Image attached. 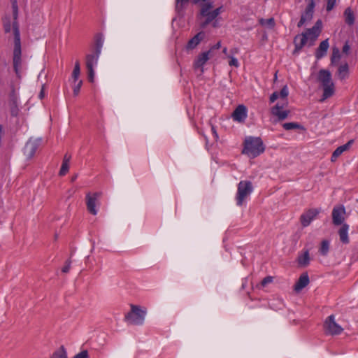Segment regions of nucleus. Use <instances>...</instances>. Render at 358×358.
Instances as JSON below:
<instances>
[{
    "mask_svg": "<svg viewBox=\"0 0 358 358\" xmlns=\"http://www.w3.org/2000/svg\"><path fill=\"white\" fill-rule=\"evenodd\" d=\"M13 19L8 15H5L2 17V24L5 33H9L11 30H13Z\"/></svg>",
    "mask_w": 358,
    "mask_h": 358,
    "instance_id": "5701e85b",
    "label": "nucleus"
},
{
    "mask_svg": "<svg viewBox=\"0 0 358 358\" xmlns=\"http://www.w3.org/2000/svg\"><path fill=\"white\" fill-rule=\"evenodd\" d=\"M306 22V18L305 16H301L299 22H298V27H300L304 24V23Z\"/></svg>",
    "mask_w": 358,
    "mask_h": 358,
    "instance_id": "8fccbe9b",
    "label": "nucleus"
},
{
    "mask_svg": "<svg viewBox=\"0 0 358 358\" xmlns=\"http://www.w3.org/2000/svg\"><path fill=\"white\" fill-rule=\"evenodd\" d=\"M71 260H67L66 262H65V265L62 267V271L64 273H68L69 271H70V268H71Z\"/></svg>",
    "mask_w": 358,
    "mask_h": 358,
    "instance_id": "4c0bfd02",
    "label": "nucleus"
},
{
    "mask_svg": "<svg viewBox=\"0 0 358 358\" xmlns=\"http://www.w3.org/2000/svg\"><path fill=\"white\" fill-rule=\"evenodd\" d=\"M80 73V62L77 61L75 64V66L72 73V78L74 81L78 80Z\"/></svg>",
    "mask_w": 358,
    "mask_h": 358,
    "instance_id": "473e14b6",
    "label": "nucleus"
},
{
    "mask_svg": "<svg viewBox=\"0 0 358 358\" xmlns=\"http://www.w3.org/2000/svg\"><path fill=\"white\" fill-rule=\"evenodd\" d=\"M283 105L280 106L278 103L275 106L271 108V113L276 116L278 120H283L286 119L288 116L289 111L288 110H282Z\"/></svg>",
    "mask_w": 358,
    "mask_h": 358,
    "instance_id": "f3484780",
    "label": "nucleus"
},
{
    "mask_svg": "<svg viewBox=\"0 0 358 358\" xmlns=\"http://www.w3.org/2000/svg\"><path fill=\"white\" fill-rule=\"evenodd\" d=\"M103 44V38L101 36H97L95 40V47L93 51L98 52V54H101Z\"/></svg>",
    "mask_w": 358,
    "mask_h": 358,
    "instance_id": "c756f323",
    "label": "nucleus"
},
{
    "mask_svg": "<svg viewBox=\"0 0 358 358\" xmlns=\"http://www.w3.org/2000/svg\"><path fill=\"white\" fill-rule=\"evenodd\" d=\"M223 10V7L222 6H220L219 8L213 10L215 14L218 16Z\"/></svg>",
    "mask_w": 358,
    "mask_h": 358,
    "instance_id": "3c124183",
    "label": "nucleus"
},
{
    "mask_svg": "<svg viewBox=\"0 0 358 358\" xmlns=\"http://www.w3.org/2000/svg\"><path fill=\"white\" fill-rule=\"evenodd\" d=\"M309 277L307 273H303L294 285V289L296 292H299L309 283Z\"/></svg>",
    "mask_w": 358,
    "mask_h": 358,
    "instance_id": "dca6fc26",
    "label": "nucleus"
},
{
    "mask_svg": "<svg viewBox=\"0 0 358 358\" xmlns=\"http://www.w3.org/2000/svg\"><path fill=\"white\" fill-rule=\"evenodd\" d=\"M259 24L262 26L267 27L271 29H273L275 25V20L273 17L268 19L262 18L259 20Z\"/></svg>",
    "mask_w": 358,
    "mask_h": 358,
    "instance_id": "c85d7f7f",
    "label": "nucleus"
},
{
    "mask_svg": "<svg viewBox=\"0 0 358 358\" xmlns=\"http://www.w3.org/2000/svg\"><path fill=\"white\" fill-rule=\"evenodd\" d=\"M253 187L250 181L241 180L238 184L237 193L236 196V204L238 206L243 205L245 200L250 195L252 192Z\"/></svg>",
    "mask_w": 358,
    "mask_h": 358,
    "instance_id": "423d86ee",
    "label": "nucleus"
},
{
    "mask_svg": "<svg viewBox=\"0 0 358 358\" xmlns=\"http://www.w3.org/2000/svg\"><path fill=\"white\" fill-rule=\"evenodd\" d=\"M317 80L323 89V94L320 101L323 102L332 96L335 92L334 83L332 81L331 73L326 69H321L318 72Z\"/></svg>",
    "mask_w": 358,
    "mask_h": 358,
    "instance_id": "7ed1b4c3",
    "label": "nucleus"
},
{
    "mask_svg": "<svg viewBox=\"0 0 358 358\" xmlns=\"http://www.w3.org/2000/svg\"><path fill=\"white\" fill-rule=\"evenodd\" d=\"M350 49V46L348 44V42L347 41V42H345V45H343L342 51L344 54L348 55Z\"/></svg>",
    "mask_w": 358,
    "mask_h": 358,
    "instance_id": "49530a36",
    "label": "nucleus"
},
{
    "mask_svg": "<svg viewBox=\"0 0 358 358\" xmlns=\"http://www.w3.org/2000/svg\"><path fill=\"white\" fill-rule=\"evenodd\" d=\"M279 98V94L278 92H273L271 96H270V102L271 103H273L275 100H277V99Z\"/></svg>",
    "mask_w": 358,
    "mask_h": 358,
    "instance_id": "a18cd8bd",
    "label": "nucleus"
},
{
    "mask_svg": "<svg viewBox=\"0 0 358 358\" xmlns=\"http://www.w3.org/2000/svg\"><path fill=\"white\" fill-rule=\"evenodd\" d=\"M265 147L261 138L248 136L244 141V148L242 152L250 158H255L263 153Z\"/></svg>",
    "mask_w": 358,
    "mask_h": 358,
    "instance_id": "20e7f679",
    "label": "nucleus"
},
{
    "mask_svg": "<svg viewBox=\"0 0 358 358\" xmlns=\"http://www.w3.org/2000/svg\"><path fill=\"white\" fill-rule=\"evenodd\" d=\"M71 159V155L66 154L64 157L63 162L64 163L69 164Z\"/></svg>",
    "mask_w": 358,
    "mask_h": 358,
    "instance_id": "603ef678",
    "label": "nucleus"
},
{
    "mask_svg": "<svg viewBox=\"0 0 358 358\" xmlns=\"http://www.w3.org/2000/svg\"><path fill=\"white\" fill-rule=\"evenodd\" d=\"M329 250V241L327 240H324L321 243V246L320 248V252L321 255L325 256L328 253Z\"/></svg>",
    "mask_w": 358,
    "mask_h": 358,
    "instance_id": "7c9ffc66",
    "label": "nucleus"
},
{
    "mask_svg": "<svg viewBox=\"0 0 358 358\" xmlns=\"http://www.w3.org/2000/svg\"><path fill=\"white\" fill-rule=\"evenodd\" d=\"M14 34V47L13 51V69L17 78H22L24 63L22 59V47L20 40V29L15 27V31H13Z\"/></svg>",
    "mask_w": 358,
    "mask_h": 358,
    "instance_id": "f03ea898",
    "label": "nucleus"
},
{
    "mask_svg": "<svg viewBox=\"0 0 358 358\" xmlns=\"http://www.w3.org/2000/svg\"><path fill=\"white\" fill-rule=\"evenodd\" d=\"M212 131H213V134H215V137L217 138V133H216V131L215 130V128L213 127H212Z\"/></svg>",
    "mask_w": 358,
    "mask_h": 358,
    "instance_id": "6e6d98bb",
    "label": "nucleus"
},
{
    "mask_svg": "<svg viewBox=\"0 0 358 358\" xmlns=\"http://www.w3.org/2000/svg\"><path fill=\"white\" fill-rule=\"evenodd\" d=\"M229 64L230 66H234L235 67H238L239 66V63L235 57H231L230 61L229 62Z\"/></svg>",
    "mask_w": 358,
    "mask_h": 358,
    "instance_id": "c03bdc74",
    "label": "nucleus"
},
{
    "mask_svg": "<svg viewBox=\"0 0 358 358\" xmlns=\"http://www.w3.org/2000/svg\"><path fill=\"white\" fill-rule=\"evenodd\" d=\"M87 69L88 71V80L90 82H93L94 78V68H87Z\"/></svg>",
    "mask_w": 358,
    "mask_h": 358,
    "instance_id": "58836bf2",
    "label": "nucleus"
},
{
    "mask_svg": "<svg viewBox=\"0 0 358 358\" xmlns=\"http://www.w3.org/2000/svg\"><path fill=\"white\" fill-rule=\"evenodd\" d=\"M11 4H12V10H13V31H15V27L17 29L19 28V23L17 21L18 18V6H17V0H10Z\"/></svg>",
    "mask_w": 358,
    "mask_h": 358,
    "instance_id": "4be33fe9",
    "label": "nucleus"
},
{
    "mask_svg": "<svg viewBox=\"0 0 358 358\" xmlns=\"http://www.w3.org/2000/svg\"><path fill=\"white\" fill-rule=\"evenodd\" d=\"M345 21L348 25H352L355 22V16L350 8L345 9L344 12Z\"/></svg>",
    "mask_w": 358,
    "mask_h": 358,
    "instance_id": "bb28decb",
    "label": "nucleus"
},
{
    "mask_svg": "<svg viewBox=\"0 0 358 358\" xmlns=\"http://www.w3.org/2000/svg\"><path fill=\"white\" fill-rule=\"evenodd\" d=\"M220 47H221V42L218 41L216 44L213 45L208 51H210V54L212 55V52L214 50H218Z\"/></svg>",
    "mask_w": 358,
    "mask_h": 358,
    "instance_id": "de8ad7c7",
    "label": "nucleus"
},
{
    "mask_svg": "<svg viewBox=\"0 0 358 358\" xmlns=\"http://www.w3.org/2000/svg\"><path fill=\"white\" fill-rule=\"evenodd\" d=\"M323 326L325 334L331 336L339 335L343 331V328L336 322L334 315L326 318Z\"/></svg>",
    "mask_w": 358,
    "mask_h": 358,
    "instance_id": "0eeeda50",
    "label": "nucleus"
},
{
    "mask_svg": "<svg viewBox=\"0 0 358 358\" xmlns=\"http://www.w3.org/2000/svg\"><path fill=\"white\" fill-rule=\"evenodd\" d=\"M353 143V140L349 141L345 145L338 147L332 153L331 160V162H335L337 158L342 155V153L346 150H348L351 145Z\"/></svg>",
    "mask_w": 358,
    "mask_h": 358,
    "instance_id": "6ab92c4d",
    "label": "nucleus"
},
{
    "mask_svg": "<svg viewBox=\"0 0 358 358\" xmlns=\"http://www.w3.org/2000/svg\"><path fill=\"white\" fill-rule=\"evenodd\" d=\"M227 48H224L223 49V52H224V54H226V53H227Z\"/></svg>",
    "mask_w": 358,
    "mask_h": 358,
    "instance_id": "4d7b16f0",
    "label": "nucleus"
},
{
    "mask_svg": "<svg viewBox=\"0 0 358 358\" xmlns=\"http://www.w3.org/2000/svg\"><path fill=\"white\" fill-rule=\"evenodd\" d=\"M44 96H45V94H44V90H43V87H42V89H41V92H40V93H39L38 96H39V98H40L41 99H42L44 97Z\"/></svg>",
    "mask_w": 358,
    "mask_h": 358,
    "instance_id": "864d4df0",
    "label": "nucleus"
},
{
    "mask_svg": "<svg viewBox=\"0 0 358 358\" xmlns=\"http://www.w3.org/2000/svg\"><path fill=\"white\" fill-rule=\"evenodd\" d=\"M282 127L285 130H291V129L299 128V125L295 122H287V123H284Z\"/></svg>",
    "mask_w": 358,
    "mask_h": 358,
    "instance_id": "72a5a7b5",
    "label": "nucleus"
},
{
    "mask_svg": "<svg viewBox=\"0 0 358 358\" xmlns=\"http://www.w3.org/2000/svg\"><path fill=\"white\" fill-rule=\"evenodd\" d=\"M213 8V3L208 2L202 5L200 13L206 17L205 21L202 24V27H205L211 22H213L217 16L215 14L213 10H210Z\"/></svg>",
    "mask_w": 358,
    "mask_h": 358,
    "instance_id": "1a4fd4ad",
    "label": "nucleus"
},
{
    "mask_svg": "<svg viewBox=\"0 0 358 358\" xmlns=\"http://www.w3.org/2000/svg\"><path fill=\"white\" fill-rule=\"evenodd\" d=\"M279 97L282 99H285L289 94V90L287 85H285L278 93Z\"/></svg>",
    "mask_w": 358,
    "mask_h": 358,
    "instance_id": "f704fd0d",
    "label": "nucleus"
},
{
    "mask_svg": "<svg viewBox=\"0 0 358 358\" xmlns=\"http://www.w3.org/2000/svg\"><path fill=\"white\" fill-rule=\"evenodd\" d=\"M73 358H88V353L87 350H83L77 354Z\"/></svg>",
    "mask_w": 358,
    "mask_h": 358,
    "instance_id": "79ce46f5",
    "label": "nucleus"
},
{
    "mask_svg": "<svg viewBox=\"0 0 358 358\" xmlns=\"http://www.w3.org/2000/svg\"><path fill=\"white\" fill-rule=\"evenodd\" d=\"M213 55L210 54V51H206L203 52L201 54H199L194 61V66L196 69L201 68V71L203 72V65L208 62V60Z\"/></svg>",
    "mask_w": 358,
    "mask_h": 358,
    "instance_id": "ddd939ff",
    "label": "nucleus"
},
{
    "mask_svg": "<svg viewBox=\"0 0 358 358\" xmlns=\"http://www.w3.org/2000/svg\"><path fill=\"white\" fill-rule=\"evenodd\" d=\"M314 7H315L314 0H310V2L308 3V5L306 7V9L313 12Z\"/></svg>",
    "mask_w": 358,
    "mask_h": 358,
    "instance_id": "09e8293b",
    "label": "nucleus"
},
{
    "mask_svg": "<svg viewBox=\"0 0 358 358\" xmlns=\"http://www.w3.org/2000/svg\"><path fill=\"white\" fill-rule=\"evenodd\" d=\"M83 84V81L80 80L78 84L74 85L73 87V94L74 96H77L79 94L80 90Z\"/></svg>",
    "mask_w": 358,
    "mask_h": 358,
    "instance_id": "e433bc0d",
    "label": "nucleus"
},
{
    "mask_svg": "<svg viewBox=\"0 0 358 358\" xmlns=\"http://www.w3.org/2000/svg\"><path fill=\"white\" fill-rule=\"evenodd\" d=\"M321 28L322 21L318 20L312 28L308 29L306 32L296 36L294 39L295 46L294 54L299 53L308 41H310L309 45H313L321 32Z\"/></svg>",
    "mask_w": 358,
    "mask_h": 358,
    "instance_id": "f257e3e1",
    "label": "nucleus"
},
{
    "mask_svg": "<svg viewBox=\"0 0 358 358\" xmlns=\"http://www.w3.org/2000/svg\"><path fill=\"white\" fill-rule=\"evenodd\" d=\"M320 213V209L317 208H311L304 212L300 218L302 226L303 227H308Z\"/></svg>",
    "mask_w": 358,
    "mask_h": 358,
    "instance_id": "9b49d317",
    "label": "nucleus"
},
{
    "mask_svg": "<svg viewBox=\"0 0 358 358\" xmlns=\"http://www.w3.org/2000/svg\"><path fill=\"white\" fill-rule=\"evenodd\" d=\"M345 210L343 208H334L332 211L333 223L335 225L343 224L344 220L343 214Z\"/></svg>",
    "mask_w": 358,
    "mask_h": 358,
    "instance_id": "4468645a",
    "label": "nucleus"
},
{
    "mask_svg": "<svg viewBox=\"0 0 358 358\" xmlns=\"http://www.w3.org/2000/svg\"><path fill=\"white\" fill-rule=\"evenodd\" d=\"M248 116V110L244 105H239L232 113V118L238 122H244Z\"/></svg>",
    "mask_w": 358,
    "mask_h": 358,
    "instance_id": "f8f14e48",
    "label": "nucleus"
},
{
    "mask_svg": "<svg viewBox=\"0 0 358 358\" xmlns=\"http://www.w3.org/2000/svg\"><path fill=\"white\" fill-rule=\"evenodd\" d=\"M205 33L203 31H200L197 34H196L193 38H192L187 43L186 45V48L187 50H193L194 49L200 42L204 38Z\"/></svg>",
    "mask_w": 358,
    "mask_h": 358,
    "instance_id": "2eb2a0df",
    "label": "nucleus"
},
{
    "mask_svg": "<svg viewBox=\"0 0 358 358\" xmlns=\"http://www.w3.org/2000/svg\"><path fill=\"white\" fill-rule=\"evenodd\" d=\"M349 225L346 223L342 224L341 227L338 230V235L340 241L344 243L348 244L350 242L348 237Z\"/></svg>",
    "mask_w": 358,
    "mask_h": 358,
    "instance_id": "412c9836",
    "label": "nucleus"
},
{
    "mask_svg": "<svg viewBox=\"0 0 358 358\" xmlns=\"http://www.w3.org/2000/svg\"><path fill=\"white\" fill-rule=\"evenodd\" d=\"M50 358H67V354L64 347L61 346L52 354Z\"/></svg>",
    "mask_w": 358,
    "mask_h": 358,
    "instance_id": "cd10ccee",
    "label": "nucleus"
},
{
    "mask_svg": "<svg viewBox=\"0 0 358 358\" xmlns=\"http://www.w3.org/2000/svg\"><path fill=\"white\" fill-rule=\"evenodd\" d=\"M336 4V0H327V10H331Z\"/></svg>",
    "mask_w": 358,
    "mask_h": 358,
    "instance_id": "ea45409f",
    "label": "nucleus"
},
{
    "mask_svg": "<svg viewBox=\"0 0 358 358\" xmlns=\"http://www.w3.org/2000/svg\"><path fill=\"white\" fill-rule=\"evenodd\" d=\"M41 139L29 140L26 143L24 148V154L28 159H31L36 154L37 150L41 146Z\"/></svg>",
    "mask_w": 358,
    "mask_h": 358,
    "instance_id": "9d476101",
    "label": "nucleus"
},
{
    "mask_svg": "<svg viewBox=\"0 0 358 358\" xmlns=\"http://www.w3.org/2000/svg\"><path fill=\"white\" fill-rule=\"evenodd\" d=\"M146 309L136 305H131V310L125 315V320L134 325H143L146 315Z\"/></svg>",
    "mask_w": 358,
    "mask_h": 358,
    "instance_id": "39448f33",
    "label": "nucleus"
},
{
    "mask_svg": "<svg viewBox=\"0 0 358 358\" xmlns=\"http://www.w3.org/2000/svg\"><path fill=\"white\" fill-rule=\"evenodd\" d=\"M329 46V44L328 39L322 41L315 51V57L317 59H320L324 57L327 54Z\"/></svg>",
    "mask_w": 358,
    "mask_h": 358,
    "instance_id": "a211bd4d",
    "label": "nucleus"
},
{
    "mask_svg": "<svg viewBox=\"0 0 358 358\" xmlns=\"http://www.w3.org/2000/svg\"><path fill=\"white\" fill-rule=\"evenodd\" d=\"M357 201H358V200H357Z\"/></svg>",
    "mask_w": 358,
    "mask_h": 358,
    "instance_id": "13d9d810",
    "label": "nucleus"
},
{
    "mask_svg": "<svg viewBox=\"0 0 358 358\" xmlns=\"http://www.w3.org/2000/svg\"><path fill=\"white\" fill-rule=\"evenodd\" d=\"M337 74L338 78L341 80H344L348 77L349 74V66L347 63L341 64L339 66L337 71Z\"/></svg>",
    "mask_w": 358,
    "mask_h": 358,
    "instance_id": "393cba45",
    "label": "nucleus"
},
{
    "mask_svg": "<svg viewBox=\"0 0 358 358\" xmlns=\"http://www.w3.org/2000/svg\"><path fill=\"white\" fill-rule=\"evenodd\" d=\"M313 11L306 9L305 13L303 14L301 16H305L307 21L311 20V18L313 17Z\"/></svg>",
    "mask_w": 358,
    "mask_h": 358,
    "instance_id": "37998d69",
    "label": "nucleus"
},
{
    "mask_svg": "<svg viewBox=\"0 0 358 358\" xmlns=\"http://www.w3.org/2000/svg\"><path fill=\"white\" fill-rule=\"evenodd\" d=\"M310 256L308 250L304 252L303 254L301 255L298 257V264L299 266L305 267L309 264Z\"/></svg>",
    "mask_w": 358,
    "mask_h": 358,
    "instance_id": "a878e982",
    "label": "nucleus"
},
{
    "mask_svg": "<svg viewBox=\"0 0 358 358\" xmlns=\"http://www.w3.org/2000/svg\"><path fill=\"white\" fill-rule=\"evenodd\" d=\"M77 177H78V175H77V174L74 175V176L72 177V178H71V181H73H73H75V180L77 179Z\"/></svg>",
    "mask_w": 358,
    "mask_h": 358,
    "instance_id": "5fc2aeb1",
    "label": "nucleus"
},
{
    "mask_svg": "<svg viewBox=\"0 0 358 358\" xmlns=\"http://www.w3.org/2000/svg\"><path fill=\"white\" fill-rule=\"evenodd\" d=\"M341 58V54L340 50L338 48H334L332 49V55L331 58V64H335L336 62H338V60Z\"/></svg>",
    "mask_w": 358,
    "mask_h": 358,
    "instance_id": "2f4dec72",
    "label": "nucleus"
},
{
    "mask_svg": "<svg viewBox=\"0 0 358 358\" xmlns=\"http://www.w3.org/2000/svg\"><path fill=\"white\" fill-rule=\"evenodd\" d=\"M100 54L98 52H92V53H89L86 55V67L87 68H94L97 65L98 59Z\"/></svg>",
    "mask_w": 358,
    "mask_h": 358,
    "instance_id": "aec40b11",
    "label": "nucleus"
},
{
    "mask_svg": "<svg viewBox=\"0 0 358 358\" xmlns=\"http://www.w3.org/2000/svg\"><path fill=\"white\" fill-rule=\"evenodd\" d=\"M206 0H194V3H199L200 1H205ZM189 0H176V10L178 13L183 12L186 6L187 5Z\"/></svg>",
    "mask_w": 358,
    "mask_h": 358,
    "instance_id": "b1692460",
    "label": "nucleus"
},
{
    "mask_svg": "<svg viewBox=\"0 0 358 358\" xmlns=\"http://www.w3.org/2000/svg\"><path fill=\"white\" fill-rule=\"evenodd\" d=\"M273 281V277L271 276H267L266 278H264L262 280V285L263 287L266 286L267 284L268 283H271V282Z\"/></svg>",
    "mask_w": 358,
    "mask_h": 358,
    "instance_id": "a19ab883",
    "label": "nucleus"
},
{
    "mask_svg": "<svg viewBox=\"0 0 358 358\" xmlns=\"http://www.w3.org/2000/svg\"><path fill=\"white\" fill-rule=\"evenodd\" d=\"M69 169V164L62 162L60 171H59V175L60 176H64L68 172Z\"/></svg>",
    "mask_w": 358,
    "mask_h": 358,
    "instance_id": "c9c22d12",
    "label": "nucleus"
},
{
    "mask_svg": "<svg viewBox=\"0 0 358 358\" xmlns=\"http://www.w3.org/2000/svg\"><path fill=\"white\" fill-rule=\"evenodd\" d=\"M101 196V193L95 192L93 194L87 193L86 195V205L87 209L91 214L95 215L97 214V206L99 205V199Z\"/></svg>",
    "mask_w": 358,
    "mask_h": 358,
    "instance_id": "6e6552de",
    "label": "nucleus"
}]
</instances>
